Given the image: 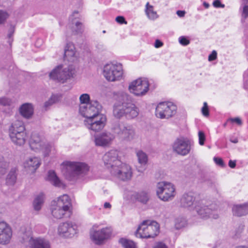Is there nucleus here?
I'll return each instance as SVG.
<instances>
[{"instance_id": "nucleus-1", "label": "nucleus", "mask_w": 248, "mask_h": 248, "mask_svg": "<svg viewBox=\"0 0 248 248\" xmlns=\"http://www.w3.org/2000/svg\"><path fill=\"white\" fill-rule=\"evenodd\" d=\"M181 207L188 210L195 209L201 218L217 219L218 217L217 206L214 204L206 206L203 201H197L194 194L189 192L185 193L180 200Z\"/></svg>"}, {"instance_id": "nucleus-2", "label": "nucleus", "mask_w": 248, "mask_h": 248, "mask_svg": "<svg viewBox=\"0 0 248 248\" xmlns=\"http://www.w3.org/2000/svg\"><path fill=\"white\" fill-rule=\"evenodd\" d=\"M139 113V109L133 103L132 98L125 93H123L119 101L113 106V114L115 117L120 119L125 117L131 119L136 118Z\"/></svg>"}, {"instance_id": "nucleus-3", "label": "nucleus", "mask_w": 248, "mask_h": 248, "mask_svg": "<svg viewBox=\"0 0 248 248\" xmlns=\"http://www.w3.org/2000/svg\"><path fill=\"white\" fill-rule=\"evenodd\" d=\"M62 172L65 178L75 181L81 179L89 170V167L81 162L66 161L62 164Z\"/></svg>"}, {"instance_id": "nucleus-4", "label": "nucleus", "mask_w": 248, "mask_h": 248, "mask_svg": "<svg viewBox=\"0 0 248 248\" xmlns=\"http://www.w3.org/2000/svg\"><path fill=\"white\" fill-rule=\"evenodd\" d=\"M9 136L12 141L16 145L22 146L27 140V134L24 123L16 121L12 123L9 128Z\"/></svg>"}, {"instance_id": "nucleus-5", "label": "nucleus", "mask_w": 248, "mask_h": 248, "mask_svg": "<svg viewBox=\"0 0 248 248\" xmlns=\"http://www.w3.org/2000/svg\"><path fill=\"white\" fill-rule=\"evenodd\" d=\"M31 149L37 153H41L44 157L48 156L53 148L52 145L38 133H32L29 142Z\"/></svg>"}, {"instance_id": "nucleus-6", "label": "nucleus", "mask_w": 248, "mask_h": 248, "mask_svg": "<svg viewBox=\"0 0 248 248\" xmlns=\"http://www.w3.org/2000/svg\"><path fill=\"white\" fill-rule=\"evenodd\" d=\"M159 232V225L157 222L144 220L139 225L135 235L141 238H154L158 234Z\"/></svg>"}, {"instance_id": "nucleus-7", "label": "nucleus", "mask_w": 248, "mask_h": 248, "mask_svg": "<svg viewBox=\"0 0 248 248\" xmlns=\"http://www.w3.org/2000/svg\"><path fill=\"white\" fill-rule=\"evenodd\" d=\"M75 69L72 65L63 68L62 65H59L53 69L49 74L50 79L64 83L72 78L75 74Z\"/></svg>"}, {"instance_id": "nucleus-8", "label": "nucleus", "mask_w": 248, "mask_h": 248, "mask_svg": "<svg viewBox=\"0 0 248 248\" xmlns=\"http://www.w3.org/2000/svg\"><path fill=\"white\" fill-rule=\"evenodd\" d=\"M111 129L114 134L123 140L130 141L134 139L135 136V130L132 126L122 122L113 124Z\"/></svg>"}, {"instance_id": "nucleus-9", "label": "nucleus", "mask_w": 248, "mask_h": 248, "mask_svg": "<svg viewBox=\"0 0 248 248\" xmlns=\"http://www.w3.org/2000/svg\"><path fill=\"white\" fill-rule=\"evenodd\" d=\"M156 192L158 198L164 202L171 201L176 195L174 186L171 183L165 181L157 184Z\"/></svg>"}, {"instance_id": "nucleus-10", "label": "nucleus", "mask_w": 248, "mask_h": 248, "mask_svg": "<svg viewBox=\"0 0 248 248\" xmlns=\"http://www.w3.org/2000/svg\"><path fill=\"white\" fill-rule=\"evenodd\" d=\"M103 75L106 79L109 81L120 80L123 75L122 64L117 62L106 64L104 66Z\"/></svg>"}, {"instance_id": "nucleus-11", "label": "nucleus", "mask_w": 248, "mask_h": 248, "mask_svg": "<svg viewBox=\"0 0 248 248\" xmlns=\"http://www.w3.org/2000/svg\"><path fill=\"white\" fill-rule=\"evenodd\" d=\"M101 105L97 101H92L87 104L80 105L79 112L85 119H89L101 114Z\"/></svg>"}, {"instance_id": "nucleus-12", "label": "nucleus", "mask_w": 248, "mask_h": 248, "mask_svg": "<svg viewBox=\"0 0 248 248\" xmlns=\"http://www.w3.org/2000/svg\"><path fill=\"white\" fill-rule=\"evenodd\" d=\"M177 107L171 102H161L158 104L155 109V115L160 119H168L176 112Z\"/></svg>"}, {"instance_id": "nucleus-13", "label": "nucleus", "mask_w": 248, "mask_h": 248, "mask_svg": "<svg viewBox=\"0 0 248 248\" xmlns=\"http://www.w3.org/2000/svg\"><path fill=\"white\" fill-rule=\"evenodd\" d=\"M193 146V142L187 138L176 139L172 145L173 152L182 155L186 156L189 154Z\"/></svg>"}, {"instance_id": "nucleus-14", "label": "nucleus", "mask_w": 248, "mask_h": 248, "mask_svg": "<svg viewBox=\"0 0 248 248\" xmlns=\"http://www.w3.org/2000/svg\"><path fill=\"white\" fill-rule=\"evenodd\" d=\"M111 174L119 180L126 181L130 180L132 175L130 166L125 163H121L120 165L110 170Z\"/></svg>"}, {"instance_id": "nucleus-15", "label": "nucleus", "mask_w": 248, "mask_h": 248, "mask_svg": "<svg viewBox=\"0 0 248 248\" xmlns=\"http://www.w3.org/2000/svg\"><path fill=\"white\" fill-rule=\"evenodd\" d=\"M98 227L99 225L97 224L93 226L91 231V237L95 244L100 245L110 236L111 231L108 227L102 228L100 230H96Z\"/></svg>"}, {"instance_id": "nucleus-16", "label": "nucleus", "mask_w": 248, "mask_h": 248, "mask_svg": "<svg viewBox=\"0 0 248 248\" xmlns=\"http://www.w3.org/2000/svg\"><path fill=\"white\" fill-rule=\"evenodd\" d=\"M149 82L145 78H138L132 81L129 86L130 93L136 96L144 95L149 90Z\"/></svg>"}, {"instance_id": "nucleus-17", "label": "nucleus", "mask_w": 248, "mask_h": 248, "mask_svg": "<svg viewBox=\"0 0 248 248\" xmlns=\"http://www.w3.org/2000/svg\"><path fill=\"white\" fill-rule=\"evenodd\" d=\"M106 121V116L101 113L92 118L85 119L84 123L88 129L98 132L104 127Z\"/></svg>"}, {"instance_id": "nucleus-18", "label": "nucleus", "mask_w": 248, "mask_h": 248, "mask_svg": "<svg viewBox=\"0 0 248 248\" xmlns=\"http://www.w3.org/2000/svg\"><path fill=\"white\" fill-rule=\"evenodd\" d=\"M119 153L117 150H111L103 155L104 165L109 171L116 166L121 164L122 161L119 156Z\"/></svg>"}, {"instance_id": "nucleus-19", "label": "nucleus", "mask_w": 248, "mask_h": 248, "mask_svg": "<svg viewBox=\"0 0 248 248\" xmlns=\"http://www.w3.org/2000/svg\"><path fill=\"white\" fill-rule=\"evenodd\" d=\"M115 139L113 134L104 131L94 136V142L96 146L106 147L109 146Z\"/></svg>"}, {"instance_id": "nucleus-20", "label": "nucleus", "mask_w": 248, "mask_h": 248, "mask_svg": "<svg viewBox=\"0 0 248 248\" xmlns=\"http://www.w3.org/2000/svg\"><path fill=\"white\" fill-rule=\"evenodd\" d=\"M77 226L66 222L60 224L58 229L59 235L64 237H72L77 233Z\"/></svg>"}, {"instance_id": "nucleus-21", "label": "nucleus", "mask_w": 248, "mask_h": 248, "mask_svg": "<svg viewBox=\"0 0 248 248\" xmlns=\"http://www.w3.org/2000/svg\"><path fill=\"white\" fill-rule=\"evenodd\" d=\"M12 236V231L10 226L5 222L0 220V244L5 245L9 244Z\"/></svg>"}, {"instance_id": "nucleus-22", "label": "nucleus", "mask_w": 248, "mask_h": 248, "mask_svg": "<svg viewBox=\"0 0 248 248\" xmlns=\"http://www.w3.org/2000/svg\"><path fill=\"white\" fill-rule=\"evenodd\" d=\"M41 165V159L37 157H31L27 159L24 163V167L26 170L34 173Z\"/></svg>"}, {"instance_id": "nucleus-23", "label": "nucleus", "mask_w": 248, "mask_h": 248, "mask_svg": "<svg viewBox=\"0 0 248 248\" xmlns=\"http://www.w3.org/2000/svg\"><path fill=\"white\" fill-rule=\"evenodd\" d=\"M29 244L31 248H50L49 242L40 237H31L29 241Z\"/></svg>"}, {"instance_id": "nucleus-24", "label": "nucleus", "mask_w": 248, "mask_h": 248, "mask_svg": "<svg viewBox=\"0 0 248 248\" xmlns=\"http://www.w3.org/2000/svg\"><path fill=\"white\" fill-rule=\"evenodd\" d=\"M21 115L24 118L29 119L33 115L34 108L32 104L26 103L22 104L19 108Z\"/></svg>"}, {"instance_id": "nucleus-25", "label": "nucleus", "mask_w": 248, "mask_h": 248, "mask_svg": "<svg viewBox=\"0 0 248 248\" xmlns=\"http://www.w3.org/2000/svg\"><path fill=\"white\" fill-rule=\"evenodd\" d=\"M64 58L68 61H73L76 57L74 45L71 42L67 43L64 49Z\"/></svg>"}, {"instance_id": "nucleus-26", "label": "nucleus", "mask_w": 248, "mask_h": 248, "mask_svg": "<svg viewBox=\"0 0 248 248\" xmlns=\"http://www.w3.org/2000/svg\"><path fill=\"white\" fill-rule=\"evenodd\" d=\"M47 180L55 186L60 187L63 186V183L53 170L48 171Z\"/></svg>"}, {"instance_id": "nucleus-27", "label": "nucleus", "mask_w": 248, "mask_h": 248, "mask_svg": "<svg viewBox=\"0 0 248 248\" xmlns=\"http://www.w3.org/2000/svg\"><path fill=\"white\" fill-rule=\"evenodd\" d=\"M233 215L241 217L248 214V203L242 205H234L232 208Z\"/></svg>"}, {"instance_id": "nucleus-28", "label": "nucleus", "mask_w": 248, "mask_h": 248, "mask_svg": "<svg viewBox=\"0 0 248 248\" xmlns=\"http://www.w3.org/2000/svg\"><path fill=\"white\" fill-rule=\"evenodd\" d=\"M56 205L69 209L71 205V200L67 195L64 194L58 198Z\"/></svg>"}, {"instance_id": "nucleus-29", "label": "nucleus", "mask_w": 248, "mask_h": 248, "mask_svg": "<svg viewBox=\"0 0 248 248\" xmlns=\"http://www.w3.org/2000/svg\"><path fill=\"white\" fill-rule=\"evenodd\" d=\"M69 210L56 205L52 208L51 213L55 218L60 219L62 218L66 214V212L69 211Z\"/></svg>"}, {"instance_id": "nucleus-30", "label": "nucleus", "mask_w": 248, "mask_h": 248, "mask_svg": "<svg viewBox=\"0 0 248 248\" xmlns=\"http://www.w3.org/2000/svg\"><path fill=\"white\" fill-rule=\"evenodd\" d=\"M78 14V12H74L73 15L70 17V20H71L72 24H75V27H73V31L75 34H81L83 31V26L81 22L78 21H75L73 19V17L75 16V15Z\"/></svg>"}, {"instance_id": "nucleus-31", "label": "nucleus", "mask_w": 248, "mask_h": 248, "mask_svg": "<svg viewBox=\"0 0 248 248\" xmlns=\"http://www.w3.org/2000/svg\"><path fill=\"white\" fill-rule=\"evenodd\" d=\"M45 200V195L43 193H40L34 198L33 202L34 209L36 211H39L41 209Z\"/></svg>"}, {"instance_id": "nucleus-32", "label": "nucleus", "mask_w": 248, "mask_h": 248, "mask_svg": "<svg viewBox=\"0 0 248 248\" xmlns=\"http://www.w3.org/2000/svg\"><path fill=\"white\" fill-rule=\"evenodd\" d=\"M134 197L138 202L143 204H146L150 198L148 193L144 191L135 193L134 195Z\"/></svg>"}, {"instance_id": "nucleus-33", "label": "nucleus", "mask_w": 248, "mask_h": 248, "mask_svg": "<svg viewBox=\"0 0 248 248\" xmlns=\"http://www.w3.org/2000/svg\"><path fill=\"white\" fill-rule=\"evenodd\" d=\"M16 181V170L12 168L6 178V184L8 186H14Z\"/></svg>"}, {"instance_id": "nucleus-34", "label": "nucleus", "mask_w": 248, "mask_h": 248, "mask_svg": "<svg viewBox=\"0 0 248 248\" xmlns=\"http://www.w3.org/2000/svg\"><path fill=\"white\" fill-rule=\"evenodd\" d=\"M145 13L149 19L151 20H155L158 17L156 11H154V7L147 2L146 4Z\"/></svg>"}, {"instance_id": "nucleus-35", "label": "nucleus", "mask_w": 248, "mask_h": 248, "mask_svg": "<svg viewBox=\"0 0 248 248\" xmlns=\"http://www.w3.org/2000/svg\"><path fill=\"white\" fill-rule=\"evenodd\" d=\"M9 168V163L3 157L0 159V178L7 172Z\"/></svg>"}, {"instance_id": "nucleus-36", "label": "nucleus", "mask_w": 248, "mask_h": 248, "mask_svg": "<svg viewBox=\"0 0 248 248\" xmlns=\"http://www.w3.org/2000/svg\"><path fill=\"white\" fill-rule=\"evenodd\" d=\"M138 161L141 165H145L148 161V156L146 153L142 151L139 150L137 152Z\"/></svg>"}, {"instance_id": "nucleus-37", "label": "nucleus", "mask_w": 248, "mask_h": 248, "mask_svg": "<svg viewBox=\"0 0 248 248\" xmlns=\"http://www.w3.org/2000/svg\"><path fill=\"white\" fill-rule=\"evenodd\" d=\"M119 243L124 248H137L136 244L133 241L125 238H121Z\"/></svg>"}, {"instance_id": "nucleus-38", "label": "nucleus", "mask_w": 248, "mask_h": 248, "mask_svg": "<svg viewBox=\"0 0 248 248\" xmlns=\"http://www.w3.org/2000/svg\"><path fill=\"white\" fill-rule=\"evenodd\" d=\"M187 224V221L183 217H178L175 220V227L177 230L185 227Z\"/></svg>"}, {"instance_id": "nucleus-39", "label": "nucleus", "mask_w": 248, "mask_h": 248, "mask_svg": "<svg viewBox=\"0 0 248 248\" xmlns=\"http://www.w3.org/2000/svg\"><path fill=\"white\" fill-rule=\"evenodd\" d=\"M90 95L87 93H84L81 94L79 97V100L80 105L87 104L90 103Z\"/></svg>"}, {"instance_id": "nucleus-40", "label": "nucleus", "mask_w": 248, "mask_h": 248, "mask_svg": "<svg viewBox=\"0 0 248 248\" xmlns=\"http://www.w3.org/2000/svg\"><path fill=\"white\" fill-rule=\"evenodd\" d=\"M199 143L201 145H203L204 144L205 140V135L204 132L202 131H199L198 132Z\"/></svg>"}, {"instance_id": "nucleus-41", "label": "nucleus", "mask_w": 248, "mask_h": 248, "mask_svg": "<svg viewBox=\"0 0 248 248\" xmlns=\"http://www.w3.org/2000/svg\"><path fill=\"white\" fill-rule=\"evenodd\" d=\"M236 123L238 125L241 126L242 124L241 119L239 117L230 118L227 120V123Z\"/></svg>"}, {"instance_id": "nucleus-42", "label": "nucleus", "mask_w": 248, "mask_h": 248, "mask_svg": "<svg viewBox=\"0 0 248 248\" xmlns=\"http://www.w3.org/2000/svg\"><path fill=\"white\" fill-rule=\"evenodd\" d=\"M202 112L204 116H208L209 115V109L206 102H204L203 103V106L202 108Z\"/></svg>"}, {"instance_id": "nucleus-43", "label": "nucleus", "mask_w": 248, "mask_h": 248, "mask_svg": "<svg viewBox=\"0 0 248 248\" xmlns=\"http://www.w3.org/2000/svg\"><path fill=\"white\" fill-rule=\"evenodd\" d=\"M8 16V14L2 10H0V24L3 23Z\"/></svg>"}, {"instance_id": "nucleus-44", "label": "nucleus", "mask_w": 248, "mask_h": 248, "mask_svg": "<svg viewBox=\"0 0 248 248\" xmlns=\"http://www.w3.org/2000/svg\"><path fill=\"white\" fill-rule=\"evenodd\" d=\"M179 42L183 46H187L190 43V41L184 36H181L179 38Z\"/></svg>"}, {"instance_id": "nucleus-45", "label": "nucleus", "mask_w": 248, "mask_h": 248, "mask_svg": "<svg viewBox=\"0 0 248 248\" xmlns=\"http://www.w3.org/2000/svg\"><path fill=\"white\" fill-rule=\"evenodd\" d=\"M11 103V100L6 97L0 98V105L2 106H9Z\"/></svg>"}, {"instance_id": "nucleus-46", "label": "nucleus", "mask_w": 248, "mask_h": 248, "mask_svg": "<svg viewBox=\"0 0 248 248\" xmlns=\"http://www.w3.org/2000/svg\"><path fill=\"white\" fill-rule=\"evenodd\" d=\"M214 161H215V163L217 165H218L220 167H223L225 166L224 162L221 158L214 157Z\"/></svg>"}, {"instance_id": "nucleus-47", "label": "nucleus", "mask_w": 248, "mask_h": 248, "mask_svg": "<svg viewBox=\"0 0 248 248\" xmlns=\"http://www.w3.org/2000/svg\"><path fill=\"white\" fill-rule=\"evenodd\" d=\"M153 248H168V246L163 242H156L153 247Z\"/></svg>"}, {"instance_id": "nucleus-48", "label": "nucleus", "mask_w": 248, "mask_h": 248, "mask_svg": "<svg viewBox=\"0 0 248 248\" xmlns=\"http://www.w3.org/2000/svg\"><path fill=\"white\" fill-rule=\"evenodd\" d=\"M217 58V53L216 51L213 50L208 56V61L211 62L216 60Z\"/></svg>"}, {"instance_id": "nucleus-49", "label": "nucleus", "mask_w": 248, "mask_h": 248, "mask_svg": "<svg viewBox=\"0 0 248 248\" xmlns=\"http://www.w3.org/2000/svg\"><path fill=\"white\" fill-rule=\"evenodd\" d=\"M213 6L216 8H224L225 5L222 4L219 0H215L213 3Z\"/></svg>"}, {"instance_id": "nucleus-50", "label": "nucleus", "mask_w": 248, "mask_h": 248, "mask_svg": "<svg viewBox=\"0 0 248 248\" xmlns=\"http://www.w3.org/2000/svg\"><path fill=\"white\" fill-rule=\"evenodd\" d=\"M116 21L120 24L125 23L126 24V21H125L124 18L122 16H118L116 18Z\"/></svg>"}, {"instance_id": "nucleus-51", "label": "nucleus", "mask_w": 248, "mask_h": 248, "mask_svg": "<svg viewBox=\"0 0 248 248\" xmlns=\"http://www.w3.org/2000/svg\"><path fill=\"white\" fill-rule=\"evenodd\" d=\"M243 16L245 18L248 17V5L245 6L243 8Z\"/></svg>"}, {"instance_id": "nucleus-52", "label": "nucleus", "mask_w": 248, "mask_h": 248, "mask_svg": "<svg viewBox=\"0 0 248 248\" xmlns=\"http://www.w3.org/2000/svg\"><path fill=\"white\" fill-rule=\"evenodd\" d=\"M14 31H15L14 27L11 26L9 30L8 34V37L9 39H10L12 37V36H13V34Z\"/></svg>"}, {"instance_id": "nucleus-53", "label": "nucleus", "mask_w": 248, "mask_h": 248, "mask_svg": "<svg viewBox=\"0 0 248 248\" xmlns=\"http://www.w3.org/2000/svg\"><path fill=\"white\" fill-rule=\"evenodd\" d=\"M49 101L51 102L50 104H53L54 103H56L58 100V97L57 95H52L50 98L49 99Z\"/></svg>"}, {"instance_id": "nucleus-54", "label": "nucleus", "mask_w": 248, "mask_h": 248, "mask_svg": "<svg viewBox=\"0 0 248 248\" xmlns=\"http://www.w3.org/2000/svg\"><path fill=\"white\" fill-rule=\"evenodd\" d=\"M163 43L159 40H156L155 43V46L156 48H159L163 46Z\"/></svg>"}, {"instance_id": "nucleus-55", "label": "nucleus", "mask_w": 248, "mask_h": 248, "mask_svg": "<svg viewBox=\"0 0 248 248\" xmlns=\"http://www.w3.org/2000/svg\"><path fill=\"white\" fill-rule=\"evenodd\" d=\"M229 166L231 168H234L236 166V161L230 160L229 162Z\"/></svg>"}, {"instance_id": "nucleus-56", "label": "nucleus", "mask_w": 248, "mask_h": 248, "mask_svg": "<svg viewBox=\"0 0 248 248\" xmlns=\"http://www.w3.org/2000/svg\"><path fill=\"white\" fill-rule=\"evenodd\" d=\"M176 14L179 17H184L185 15V12L184 11L178 10L176 12Z\"/></svg>"}, {"instance_id": "nucleus-57", "label": "nucleus", "mask_w": 248, "mask_h": 248, "mask_svg": "<svg viewBox=\"0 0 248 248\" xmlns=\"http://www.w3.org/2000/svg\"><path fill=\"white\" fill-rule=\"evenodd\" d=\"M50 103H51V102L49 101V99L48 101H46L45 103L44 107L46 109L49 107H50V106H51L52 105V104H50Z\"/></svg>"}, {"instance_id": "nucleus-58", "label": "nucleus", "mask_w": 248, "mask_h": 248, "mask_svg": "<svg viewBox=\"0 0 248 248\" xmlns=\"http://www.w3.org/2000/svg\"><path fill=\"white\" fill-rule=\"evenodd\" d=\"M230 141L233 143H237L238 142V139L237 138H231L230 140Z\"/></svg>"}, {"instance_id": "nucleus-59", "label": "nucleus", "mask_w": 248, "mask_h": 248, "mask_svg": "<svg viewBox=\"0 0 248 248\" xmlns=\"http://www.w3.org/2000/svg\"><path fill=\"white\" fill-rule=\"evenodd\" d=\"M104 207L105 208H106V209H107V208L110 209L111 207V205L109 202H106L104 204Z\"/></svg>"}, {"instance_id": "nucleus-60", "label": "nucleus", "mask_w": 248, "mask_h": 248, "mask_svg": "<svg viewBox=\"0 0 248 248\" xmlns=\"http://www.w3.org/2000/svg\"><path fill=\"white\" fill-rule=\"evenodd\" d=\"M203 5L205 8H208L209 7V4L206 2H204Z\"/></svg>"}, {"instance_id": "nucleus-61", "label": "nucleus", "mask_w": 248, "mask_h": 248, "mask_svg": "<svg viewBox=\"0 0 248 248\" xmlns=\"http://www.w3.org/2000/svg\"><path fill=\"white\" fill-rule=\"evenodd\" d=\"M226 124H227V123H225V124H224V126H225L226 125Z\"/></svg>"}, {"instance_id": "nucleus-62", "label": "nucleus", "mask_w": 248, "mask_h": 248, "mask_svg": "<svg viewBox=\"0 0 248 248\" xmlns=\"http://www.w3.org/2000/svg\"><path fill=\"white\" fill-rule=\"evenodd\" d=\"M247 1V2H248V0H246Z\"/></svg>"}]
</instances>
